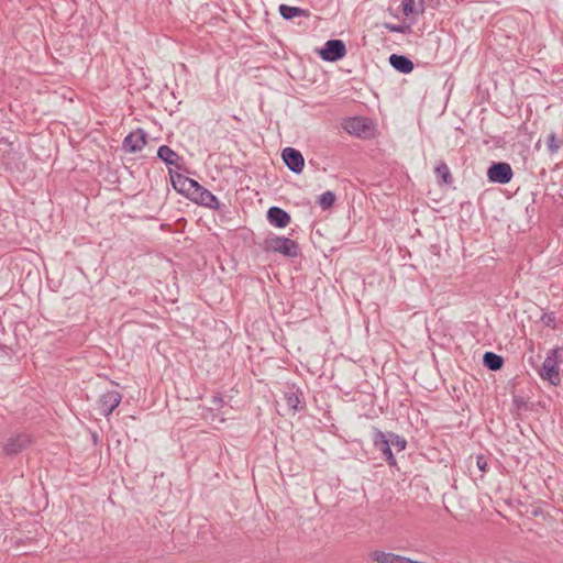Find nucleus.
<instances>
[{"label":"nucleus","instance_id":"6ab92c4d","mask_svg":"<svg viewBox=\"0 0 563 563\" xmlns=\"http://www.w3.org/2000/svg\"><path fill=\"white\" fill-rule=\"evenodd\" d=\"M547 147L548 152L553 155L555 154L563 145V139L559 137L556 133L552 132L547 137Z\"/></svg>","mask_w":563,"mask_h":563},{"label":"nucleus","instance_id":"ddd939ff","mask_svg":"<svg viewBox=\"0 0 563 563\" xmlns=\"http://www.w3.org/2000/svg\"><path fill=\"white\" fill-rule=\"evenodd\" d=\"M269 223L276 228H285L290 222V216L279 207H271L267 211Z\"/></svg>","mask_w":563,"mask_h":563},{"label":"nucleus","instance_id":"f257e3e1","mask_svg":"<svg viewBox=\"0 0 563 563\" xmlns=\"http://www.w3.org/2000/svg\"><path fill=\"white\" fill-rule=\"evenodd\" d=\"M562 357L563 346L550 350L540 369V376L554 386H558L561 382L559 360H562Z\"/></svg>","mask_w":563,"mask_h":563},{"label":"nucleus","instance_id":"393cba45","mask_svg":"<svg viewBox=\"0 0 563 563\" xmlns=\"http://www.w3.org/2000/svg\"><path fill=\"white\" fill-rule=\"evenodd\" d=\"M210 402H211L210 409L216 410L223 406V398L220 394H217V395L212 396Z\"/></svg>","mask_w":563,"mask_h":563},{"label":"nucleus","instance_id":"412c9836","mask_svg":"<svg viewBox=\"0 0 563 563\" xmlns=\"http://www.w3.org/2000/svg\"><path fill=\"white\" fill-rule=\"evenodd\" d=\"M335 202L334 192L328 190L319 197V205L323 210L330 209Z\"/></svg>","mask_w":563,"mask_h":563},{"label":"nucleus","instance_id":"a211bd4d","mask_svg":"<svg viewBox=\"0 0 563 563\" xmlns=\"http://www.w3.org/2000/svg\"><path fill=\"white\" fill-rule=\"evenodd\" d=\"M483 363L488 369L496 372L503 367L504 358L494 352H485Z\"/></svg>","mask_w":563,"mask_h":563},{"label":"nucleus","instance_id":"f03ea898","mask_svg":"<svg viewBox=\"0 0 563 563\" xmlns=\"http://www.w3.org/2000/svg\"><path fill=\"white\" fill-rule=\"evenodd\" d=\"M265 250L268 252L280 253L287 257L298 255V243L285 236H271L265 240Z\"/></svg>","mask_w":563,"mask_h":563},{"label":"nucleus","instance_id":"4be33fe9","mask_svg":"<svg viewBox=\"0 0 563 563\" xmlns=\"http://www.w3.org/2000/svg\"><path fill=\"white\" fill-rule=\"evenodd\" d=\"M386 435H387V439H389V443L394 448H396L397 451L405 450V448L407 445V442H406V440L402 437H400V435H398L396 433H391V432L386 434Z\"/></svg>","mask_w":563,"mask_h":563},{"label":"nucleus","instance_id":"7ed1b4c3","mask_svg":"<svg viewBox=\"0 0 563 563\" xmlns=\"http://www.w3.org/2000/svg\"><path fill=\"white\" fill-rule=\"evenodd\" d=\"M318 54L324 62L333 63L346 55V46L342 40H329L318 51Z\"/></svg>","mask_w":563,"mask_h":563},{"label":"nucleus","instance_id":"bb28decb","mask_svg":"<svg viewBox=\"0 0 563 563\" xmlns=\"http://www.w3.org/2000/svg\"><path fill=\"white\" fill-rule=\"evenodd\" d=\"M542 321L547 324V325H551L553 328H555V316L553 313H545L543 317H542Z\"/></svg>","mask_w":563,"mask_h":563},{"label":"nucleus","instance_id":"1a4fd4ad","mask_svg":"<svg viewBox=\"0 0 563 563\" xmlns=\"http://www.w3.org/2000/svg\"><path fill=\"white\" fill-rule=\"evenodd\" d=\"M121 394L117 390H110L102 394L99 398V411L108 417L121 402Z\"/></svg>","mask_w":563,"mask_h":563},{"label":"nucleus","instance_id":"f8f14e48","mask_svg":"<svg viewBox=\"0 0 563 563\" xmlns=\"http://www.w3.org/2000/svg\"><path fill=\"white\" fill-rule=\"evenodd\" d=\"M173 186L179 192L186 194L189 198H191L192 192L199 185L196 180L185 177L180 174H176L175 176L170 175Z\"/></svg>","mask_w":563,"mask_h":563},{"label":"nucleus","instance_id":"6e6552de","mask_svg":"<svg viewBox=\"0 0 563 563\" xmlns=\"http://www.w3.org/2000/svg\"><path fill=\"white\" fill-rule=\"evenodd\" d=\"M342 126L349 134L357 136L366 135L371 130L369 121L361 117L345 119Z\"/></svg>","mask_w":563,"mask_h":563},{"label":"nucleus","instance_id":"dca6fc26","mask_svg":"<svg viewBox=\"0 0 563 563\" xmlns=\"http://www.w3.org/2000/svg\"><path fill=\"white\" fill-rule=\"evenodd\" d=\"M284 399L289 409L294 411L303 408V406H299L302 402V394L294 386L287 387V389L284 391Z\"/></svg>","mask_w":563,"mask_h":563},{"label":"nucleus","instance_id":"0eeeda50","mask_svg":"<svg viewBox=\"0 0 563 563\" xmlns=\"http://www.w3.org/2000/svg\"><path fill=\"white\" fill-rule=\"evenodd\" d=\"M373 444L382 452L390 466L396 465V459L391 452L389 439H387V435L384 432L376 428L374 429Z\"/></svg>","mask_w":563,"mask_h":563},{"label":"nucleus","instance_id":"423d86ee","mask_svg":"<svg viewBox=\"0 0 563 563\" xmlns=\"http://www.w3.org/2000/svg\"><path fill=\"white\" fill-rule=\"evenodd\" d=\"M282 158L285 165L295 174H300L305 167V159L302 154L294 148L286 147L282 152Z\"/></svg>","mask_w":563,"mask_h":563},{"label":"nucleus","instance_id":"39448f33","mask_svg":"<svg viewBox=\"0 0 563 563\" xmlns=\"http://www.w3.org/2000/svg\"><path fill=\"white\" fill-rule=\"evenodd\" d=\"M32 443V438L27 433H18L11 435L4 443L3 451L7 455H15L27 449Z\"/></svg>","mask_w":563,"mask_h":563},{"label":"nucleus","instance_id":"4468645a","mask_svg":"<svg viewBox=\"0 0 563 563\" xmlns=\"http://www.w3.org/2000/svg\"><path fill=\"white\" fill-rule=\"evenodd\" d=\"M157 156L161 158L167 166H176L180 168L179 162L183 159L174 150H172L167 145H162L157 150Z\"/></svg>","mask_w":563,"mask_h":563},{"label":"nucleus","instance_id":"2eb2a0df","mask_svg":"<svg viewBox=\"0 0 563 563\" xmlns=\"http://www.w3.org/2000/svg\"><path fill=\"white\" fill-rule=\"evenodd\" d=\"M389 63L401 74H409L413 69V63L405 55L391 54L389 56Z\"/></svg>","mask_w":563,"mask_h":563},{"label":"nucleus","instance_id":"9b49d317","mask_svg":"<svg viewBox=\"0 0 563 563\" xmlns=\"http://www.w3.org/2000/svg\"><path fill=\"white\" fill-rule=\"evenodd\" d=\"M196 203L201 206L219 209V200L218 198L208 189L203 188L201 185H198L190 198Z\"/></svg>","mask_w":563,"mask_h":563},{"label":"nucleus","instance_id":"cd10ccee","mask_svg":"<svg viewBox=\"0 0 563 563\" xmlns=\"http://www.w3.org/2000/svg\"><path fill=\"white\" fill-rule=\"evenodd\" d=\"M98 435L96 433L92 434V441L97 442Z\"/></svg>","mask_w":563,"mask_h":563},{"label":"nucleus","instance_id":"f3484780","mask_svg":"<svg viewBox=\"0 0 563 563\" xmlns=\"http://www.w3.org/2000/svg\"><path fill=\"white\" fill-rule=\"evenodd\" d=\"M279 13L285 20H292L296 16H305L309 18L310 12L308 10L298 8V7H290L287 4H280L279 5Z\"/></svg>","mask_w":563,"mask_h":563},{"label":"nucleus","instance_id":"20e7f679","mask_svg":"<svg viewBox=\"0 0 563 563\" xmlns=\"http://www.w3.org/2000/svg\"><path fill=\"white\" fill-rule=\"evenodd\" d=\"M511 166L505 162L493 163L487 169V178L492 183L508 184L512 179Z\"/></svg>","mask_w":563,"mask_h":563},{"label":"nucleus","instance_id":"b1692460","mask_svg":"<svg viewBox=\"0 0 563 563\" xmlns=\"http://www.w3.org/2000/svg\"><path fill=\"white\" fill-rule=\"evenodd\" d=\"M402 12L405 15H410L415 13V1L413 0H402Z\"/></svg>","mask_w":563,"mask_h":563},{"label":"nucleus","instance_id":"a878e982","mask_svg":"<svg viewBox=\"0 0 563 563\" xmlns=\"http://www.w3.org/2000/svg\"><path fill=\"white\" fill-rule=\"evenodd\" d=\"M476 464H477V467L482 472H486L487 471L488 464H487V460H486V457L484 455H477Z\"/></svg>","mask_w":563,"mask_h":563},{"label":"nucleus","instance_id":"9d476101","mask_svg":"<svg viewBox=\"0 0 563 563\" xmlns=\"http://www.w3.org/2000/svg\"><path fill=\"white\" fill-rule=\"evenodd\" d=\"M146 144V134L143 130L139 129L135 132H131L125 136L122 143V148L126 153H136L141 151Z\"/></svg>","mask_w":563,"mask_h":563},{"label":"nucleus","instance_id":"aec40b11","mask_svg":"<svg viewBox=\"0 0 563 563\" xmlns=\"http://www.w3.org/2000/svg\"><path fill=\"white\" fill-rule=\"evenodd\" d=\"M435 174L442 179L444 184L452 183V175L449 166L444 162H440L435 167Z\"/></svg>","mask_w":563,"mask_h":563},{"label":"nucleus","instance_id":"5701e85b","mask_svg":"<svg viewBox=\"0 0 563 563\" xmlns=\"http://www.w3.org/2000/svg\"><path fill=\"white\" fill-rule=\"evenodd\" d=\"M385 29H387L389 32L393 33H400L406 34L410 32V25L408 24H391V23H385Z\"/></svg>","mask_w":563,"mask_h":563}]
</instances>
